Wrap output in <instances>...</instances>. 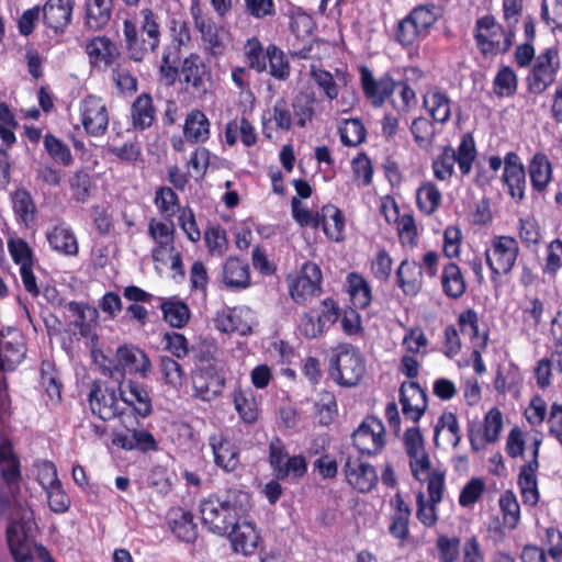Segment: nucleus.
<instances>
[{"label":"nucleus","instance_id":"1","mask_svg":"<svg viewBox=\"0 0 562 562\" xmlns=\"http://www.w3.org/2000/svg\"><path fill=\"white\" fill-rule=\"evenodd\" d=\"M249 507V494L228 488L204 498L200 503L202 522L213 533L224 536L236 525Z\"/></svg>","mask_w":562,"mask_h":562},{"label":"nucleus","instance_id":"2","mask_svg":"<svg viewBox=\"0 0 562 562\" xmlns=\"http://www.w3.org/2000/svg\"><path fill=\"white\" fill-rule=\"evenodd\" d=\"M515 38V32L497 24L493 15H485L476 20L474 40L481 54L496 56L507 53Z\"/></svg>","mask_w":562,"mask_h":562},{"label":"nucleus","instance_id":"3","mask_svg":"<svg viewBox=\"0 0 562 562\" xmlns=\"http://www.w3.org/2000/svg\"><path fill=\"white\" fill-rule=\"evenodd\" d=\"M139 370L135 350L127 346L120 347L116 351V364L111 375L115 379H117L116 375L122 376L119 385L121 398L124 403L133 406L135 412H138L135 402H140V386L138 381L132 376H136Z\"/></svg>","mask_w":562,"mask_h":562},{"label":"nucleus","instance_id":"4","mask_svg":"<svg viewBox=\"0 0 562 562\" xmlns=\"http://www.w3.org/2000/svg\"><path fill=\"white\" fill-rule=\"evenodd\" d=\"M366 372L364 359L351 345H340L330 358L329 375L342 386L357 385Z\"/></svg>","mask_w":562,"mask_h":562},{"label":"nucleus","instance_id":"5","mask_svg":"<svg viewBox=\"0 0 562 562\" xmlns=\"http://www.w3.org/2000/svg\"><path fill=\"white\" fill-rule=\"evenodd\" d=\"M36 524L32 513L12 519L5 530L7 542L14 562H33L32 549Z\"/></svg>","mask_w":562,"mask_h":562},{"label":"nucleus","instance_id":"6","mask_svg":"<svg viewBox=\"0 0 562 562\" xmlns=\"http://www.w3.org/2000/svg\"><path fill=\"white\" fill-rule=\"evenodd\" d=\"M520 248L517 239L508 235L494 236L485 249V261L492 280L512 272L516 265Z\"/></svg>","mask_w":562,"mask_h":562},{"label":"nucleus","instance_id":"7","mask_svg":"<svg viewBox=\"0 0 562 562\" xmlns=\"http://www.w3.org/2000/svg\"><path fill=\"white\" fill-rule=\"evenodd\" d=\"M224 386L225 374L217 363L201 366L192 374L193 395L202 401H213L222 394Z\"/></svg>","mask_w":562,"mask_h":562},{"label":"nucleus","instance_id":"8","mask_svg":"<svg viewBox=\"0 0 562 562\" xmlns=\"http://www.w3.org/2000/svg\"><path fill=\"white\" fill-rule=\"evenodd\" d=\"M559 69L557 50L547 48L541 53L527 77L528 90L530 93L540 94L553 83Z\"/></svg>","mask_w":562,"mask_h":562},{"label":"nucleus","instance_id":"9","mask_svg":"<svg viewBox=\"0 0 562 562\" xmlns=\"http://www.w3.org/2000/svg\"><path fill=\"white\" fill-rule=\"evenodd\" d=\"M384 425L376 417H367L361 425L353 431V446L362 454L375 456L383 449Z\"/></svg>","mask_w":562,"mask_h":562},{"label":"nucleus","instance_id":"10","mask_svg":"<svg viewBox=\"0 0 562 562\" xmlns=\"http://www.w3.org/2000/svg\"><path fill=\"white\" fill-rule=\"evenodd\" d=\"M80 117L85 131L92 136H101L109 125V113L101 98L89 95L80 103Z\"/></svg>","mask_w":562,"mask_h":562},{"label":"nucleus","instance_id":"11","mask_svg":"<svg viewBox=\"0 0 562 562\" xmlns=\"http://www.w3.org/2000/svg\"><path fill=\"white\" fill-rule=\"evenodd\" d=\"M322 271L312 261H306L300 274L290 284V294L295 303H304L308 297L321 292Z\"/></svg>","mask_w":562,"mask_h":562},{"label":"nucleus","instance_id":"12","mask_svg":"<svg viewBox=\"0 0 562 562\" xmlns=\"http://www.w3.org/2000/svg\"><path fill=\"white\" fill-rule=\"evenodd\" d=\"M360 81L366 98L375 108L382 106L396 89V82L391 76L383 75L375 79L367 66L360 68Z\"/></svg>","mask_w":562,"mask_h":562},{"label":"nucleus","instance_id":"13","mask_svg":"<svg viewBox=\"0 0 562 562\" xmlns=\"http://www.w3.org/2000/svg\"><path fill=\"white\" fill-rule=\"evenodd\" d=\"M503 182L508 189V194L516 202L520 203L526 196V170L519 156L509 151L504 157Z\"/></svg>","mask_w":562,"mask_h":562},{"label":"nucleus","instance_id":"14","mask_svg":"<svg viewBox=\"0 0 562 562\" xmlns=\"http://www.w3.org/2000/svg\"><path fill=\"white\" fill-rule=\"evenodd\" d=\"M541 439L536 437L532 440V459L520 468L518 485L520 487L524 504L535 506L539 501L536 472L539 469V449Z\"/></svg>","mask_w":562,"mask_h":562},{"label":"nucleus","instance_id":"15","mask_svg":"<svg viewBox=\"0 0 562 562\" xmlns=\"http://www.w3.org/2000/svg\"><path fill=\"white\" fill-rule=\"evenodd\" d=\"M400 403L404 417L417 423L427 409V393L417 382H404L400 387Z\"/></svg>","mask_w":562,"mask_h":562},{"label":"nucleus","instance_id":"16","mask_svg":"<svg viewBox=\"0 0 562 562\" xmlns=\"http://www.w3.org/2000/svg\"><path fill=\"white\" fill-rule=\"evenodd\" d=\"M179 76L184 83L192 88L193 92L206 93L207 83L211 81V71L198 54L191 53L183 59Z\"/></svg>","mask_w":562,"mask_h":562},{"label":"nucleus","instance_id":"17","mask_svg":"<svg viewBox=\"0 0 562 562\" xmlns=\"http://www.w3.org/2000/svg\"><path fill=\"white\" fill-rule=\"evenodd\" d=\"M209 445L214 456V462L218 468L228 473L239 468V448L226 437L222 434H213L209 437Z\"/></svg>","mask_w":562,"mask_h":562},{"label":"nucleus","instance_id":"18","mask_svg":"<svg viewBox=\"0 0 562 562\" xmlns=\"http://www.w3.org/2000/svg\"><path fill=\"white\" fill-rule=\"evenodd\" d=\"M344 472L347 482L360 493L370 492L378 483V474L373 465L358 460H348Z\"/></svg>","mask_w":562,"mask_h":562},{"label":"nucleus","instance_id":"19","mask_svg":"<svg viewBox=\"0 0 562 562\" xmlns=\"http://www.w3.org/2000/svg\"><path fill=\"white\" fill-rule=\"evenodd\" d=\"M221 281L232 291L249 288L251 278L248 262L237 257H228L222 267Z\"/></svg>","mask_w":562,"mask_h":562},{"label":"nucleus","instance_id":"20","mask_svg":"<svg viewBox=\"0 0 562 562\" xmlns=\"http://www.w3.org/2000/svg\"><path fill=\"white\" fill-rule=\"evenodd\" d=\"M89 402L91 411L102 420H110L119 413V401L114 389H109L101 383H93Z\"/></svg>","mask_w":562,"mask_h":562},{"label":"nucleus","instance_id":"21","mask_svg":"<svg viewBox=\"0 0 562 562\" xmlns=\"http://www.w3.org/2000/svg\"><path fill=\"white\" fill-rule=\"evenodd\" d=\"M74 0H47L42 12L44 23L55 34H61L71 22Z\"/></svg>","mask_w":562,"mask_h":562},{"label":"nucleus","instance_id":"22","mask_svg":"<svg viewBox=\"0 0 562 562\" xmlns=\"http://www.w3.org/2000/svg\"><path fill=\"white\" fill-rule=\"evenodd\" d=\"M90 65L100 70L111 67L119 57L116 45L106 36H95L86 45Z\"/></svg>","mask_w":562,"mask_h":562},{"label":"nucleus","instance_id":"23","mask_svg":"<svg viewBox=\"0 0 562 562\" xmlns=\"http://www.w3.org/2000/svg\"><path fill=\"white\" fill-rule=\"evenodd\" d=\"M227 535L233 549L236 552H240L244 555H250L255 553L258 548L260 539L259 533L255 526L248 521H236V525L231 527Z\"/></svg>","mask_w":562,"mask_h":562},{"label":"nucleus","instance_id":"24","mask_svg":"<svg viewBox=\"0 0 562 562\" xmlns=\"http://www.w3.org/2000/svg\"><path fill=\"white\" fill-rule=\"evenodd\" d=\"M167 522L172 533L184 542L196 539L198 529L193 515L182 508H171L167 515Z\"/></svg>","mask_w":562,"mask_h":562},{"label":"nucleus","instance_id":"25","mask_svg":"<svg viewBox=\"0 0 562 562\" xmlns=\"http://www.w3.org/2000/svg\"><path fill=\"white\" fill-rule=\"evenodd\" d=\"M21 464L9 439L0 441V475L5 485L18 484L21 479Z\"/></svg>","mask_w":562,"mask_h":562},{"label":"nucleus","instance_id":"26","mask_svg":"<svg viewBox=\"0 0 562 562\" xmlns=\"http://www.w3.org/2000/svg\"><path fill=\"white\" fill-rule=\"evenodd\" d=\"M46 238L49 246L59 254L65 256H76L78 254L77 238L71 228L65 223L56 224L48 229Z\"/></svg>","mask_w":562,"mask_h":562},{"label":"nucleus","instance_id":"27","mask_svg":"<svg viewBox=\"0 0 562 562\" xmlns=\"http://www.w3.org/2000/svg\"><path fill=\"white\" fill-rule=\"evenodd\" d=\"M423 105L436 123L445 124L451 116V100L446 92L438 88L423 95Z\"/></svg>","mask_w":562,"mask_h":562},{"label":"nucleus","instance_id":"28","mask_svg":"<svg viewBox=\"0 0 562 562\" xmlns=\"http://www.w3.org/2000/svg\"><path fill=\"white\" fill-rule=\"evenodd\" d=\"M398 286L406 295H416L423 285V267L416 261L403 260L396 271Z\"/></svg>","mask_w":562,"mask_h":562},{"label":"nucleus","instance_id":"29","mask_svg":"<svg viewBox=\"0 0 562 562\" xmlns=\"http://www.w3.org/2000/svg\"><path fill=\"white\" fill-rule=\"evenodd\" d=\"M528 172L532 188L543 192L552 180V165L543 153H536L529 165Z\"/></svg>","mask_w":562,"mask_h":562},{"label":"nucleus","instance_id":"30","mask_svg":"<svg viewBox=\"0 0 562 562\" xmlns=\"http://www.w3.org/2000/svg\"><path fill=\"white\" fill-rule=\"evenodd\" d=\"M183 135L187 142L204 143L210 137V121L200 110H192L187 114Z\"/></svg>","mask_w":562,"mask_h":562},{"label":"nucleus","instance_id":"31","mask_svg":"<svg viewBox=\"0 0 562 562\" xmlns=\"http://www.w3.org/2000/svg\"><path fill=\"white\" fill-rule=\"evenodd\" d=\"M216 328L223 333H237L246 336L251 333V325L244 319V311L228 308L217 313Z\"/></svg>","mask_w":562,"mask_h":562},{"label":"nucleus","instance_id":"32","mask_svg":"<svg viewBox=\"0 0 562 562\" xmlns=\"http://www.w3.org/2000/svg\"><path fill=\"white\" fill-rule=\"evenodd\" d=\"M159 460L162 464L150 470L147 477V488H149L153 494H157V496H166L171 491L172 486L171 477L166 467L170 457L166 452L159 451Z\"/></svg>","mask_w":562,"mask_h":562},{"label":"nucleus","instance_id":"33","mask_svg":"<svg viewBox=\"0 0 562 562\" xmlns=\"http://www.w3.org/2000/svg\"><path fill=\"white\" fill-rule=\"evenodd\" d=\"M112 0H86V25L94 31L103 29L110 21Z\"/></svg>","mask_w":562,"mask_h":562},{"label":"nucleus","instance_id":"34","mask_svg":"<svg viewBox=\"0 0 562 562\" xmlns=\"http://www.w3.org/2000/svg\"><path fill=\"white\" fill-rule=\"evenodd\" d=\"M347 291L355 307L366 308L372 300L369 282L359 273L350 272L347 276Z\"/></svg>","mask_w":562,"mask_h":562},{"label":"nucleus","instance_id":"35","mask_svg":"<svg viewBox=\"0 0 562 562\" xmlns=\"http://www.w3.org/2000/svg\"><path fill=\"white\" fill-rule=\"evenodd\" d=\"M441 285L445 294L451 299H459L464 294L467 284L458 265L450 262L443 268Z\"/></svg>","mask_w":562,"mask_h":562},{"label":"nucleus","instance_id":"36","mask_svg":"<svg viewBox=\"0 0 562 562\" xmlns=\"http://www.w3.org/2000/svg\"><path fill=\"white\" fill-rule=\"evenodd\" d=\"M233 400L235 409L245 423L252 424L258 419V404L251 389L235 390Z\"/></svg>","mask_w":562,"mask_h":562},{"label":"nucleus","instance_id":"37","mask_svg":"<svg viewBox=\"0 0 562 562\" xmlns=\"http://www.w3.org/2000/svg\"><path fill=\"white\" fill-rule=\"evenodd\" d=\"M411 20L427 36L429 30L441 18L442 9L434 3L419 4L408 13Z\"/></svg>","mask_w":562,"mask_h":562},{"label":"nucleus","instance_id":"38","mask_svg":"<svg viewBox=\"0 0 562 562\" xmlns=\"http://www.w3.org/2000/svg\"><path fill=\"white\" fill-rule=\"evenodd\" d=\"M441 199L442 194L440 190L432 182H426L417 189V206L419 211L426 215H431L438 210Z\"/></svg>","mask_w":562,"mask_h":562},{"label":"nucleus","instance_id":"39","mask_svg":"<svg viewBox=\"0 0 562 562\" xmlns=\"http://www.w3.org/2000/svg\"><path fill=\"white\" fill-rule=\"evenodd\" d=\"M180 50L178 46H168L162 55L159 74L167 86H172L180 75Z\"/></svg>","mask_w":562,"mask_h":562},{"label":"nucleus","instance_id":"40","mask_svg":"<svg viewBox=\"0 0 562 562\" xmlns=\"http://www.w3.org/2000/svg\"><path fill=\"white\" fill-rule=\"evenodd\" d=\"M25 357V347L19 341L0 342V370L12 371Z\"/></svg>","mask_w":562,"mask_h":562},{"label":"nucleus","instance_id":"41","mask_svg":"<svg viewBox=\"0 0 562 562\" xmlns=\"http://www.w3.org/2000/svg\"><path fill=\"white\" fill-rule=\"evenodd\" d=\"M518 80L515 71L508 67L503 66L496 74L493 80V91L497 97H512L516 93Z\"/></svg>","mask_w":562,"mask_h":562},{"label":"nucleus","instance_id":"42","mask_svg":"<svg viewBox=\"0 0 562 562\" xmlns=\"http://www.w3.org/2000/svg\"><path fill=\"white\" fill-rule=\"evenodd\" d=\"M324 217V233L329 239L339 241L342 238V229L345 225L341 211L331 204L325 205Z\"/></svg>","mask_w":562,"mask_h":562},{"label":"nucleus","instance_id":"43","mask_svg":"<svg viewBox=\"0 0 562 562\" xmlns=\"http://www.w3.org/2000/svg\"><path fill=\"white\" fill-rule=\"evenodd\" d=\"M476 157L474 138L470 133L462 136L461 143L456 150V160L462 175H469L472 164Z\"/></svg>","mask_w":562,"mask_h":562},{"label":"nucleus","instance_id":"44","mask_svg":"<svg viewBox=\"0 0 562 562\" xmlns=\"http://www.w3.org/2000/svg\"><path fill=\"white\" fill-rule=\"evenodd\" d=\"M456 150L451 146H446L442 153L432 161L435 177L438 180H449L454 173Z\"/></svg>","mask_w":562,"mask_h":562},{"label":"nucleus","instance_id":"45","mask_svg":"<svg viewBox=\"0 0 562 562\" xmlns=\"http://www.w3.org/2000/svg\"><path fill=\"white\" fill-rule=\"evenodd\" d=\"M164 318L172 327L181 328L190 318V310L183 302H165L161 305Z\"/></svg>","mask_w":562,"mask_h":562},{"label":"nucleus","instance_id":"46","mask_svg":"<svg viewBox=\"0 0 562 562\" xmlns=\"http://www.w3.org/2000/svg\"><path fill=\"white\" fill-rule=\"evenodd\" d=\"M411 132L414 140L422 148L431 146L436 134L434 123L424 116L413 120Z\"/></svg>","mask_w":562,"mask_h":562},{"label":"nucleus","instance_id":"47","mask_svg":"<svg viewBox=\"0 0 562 562\" xmlns=\"http://www.w3.org/2000/svg\"><path fill=\"white\" fill-rule=\"evenodd\" d=\"M339 133L346 146H358L366 139V128L359 119L345 120Z\"/></svg>","mask_w":562,"mask_h":562},{"label":"nucleus","instance_id":"48","mask_svg":"<svg viewBox=\"0 0 562 562\" xmlns=\"http://www.w3.org/2000/svg\"><path fill=\"white\" fill-rule=\"evenodd\" d=\"M562 268V239H553L547 247L542 272L544 276L554 278Z\"/></svg>","mask_w":562,"mask_h":562},{"label":"nucleus","instance_id":"49","mask_svg":"<svg viewBox=\"0 0 562 562\" xmlns=\"http://www.w3.org/2000/svg\"><path fill=\"white\" fill-rule=\"evenodd\" d=\"M267 57L270 75L279 80H285L290 75V66L285 60L283 52L274 45H269L267 48Z\"/></svg>","mask_w":562,"mask_h":562},{"label":"nucleus","instance_id":"50","mask_svg":"<svg viewBox=\"0 0 562 562\" xmlns=\"http://www.w3.org/2000/svg\"><path fill=\"white\" fill-rule=\"evenodd\" d=\"M504 525L510 529L517 527L520 519V507L513 492H505L499 498Z\"/></svg>","mask_w":562,"mask_h":562},{"label":"nucleus","instance_id":"51","mask_svg":"<svg viewBox=\"0 0 562 562\" xmlns=\"http://www.w3.org/2000/svg\"><path fill=\"white\" fill-rule=\"evenodd\" d=\"M204 240L212 256H222L227 250L226 232L220 226L209 227L204 233Z\"/></svg>","mask_w":562,"mask_h":562},{"label":"nucleus","instance_id":"52","mask_svg":"<svg viewBox=\"0 0 562 562\" xmlns=\"http://www.w3.org/2000/svg\"><path fill=\"white\" fill-rule=\"evenodd\" d=\"M44 147L55 161L61 162L64 166H68L72 161L69 147L54 135L45 136Z\"/></svg>","mask_w":562,"mask_h":562},{"label":"nucleus","instance_id":"53","mask_svg":"<svg viewBox=\"0 0 562 562\" xmlns=\"http://www.w3.org/2000/svg\"><path fill=\"white\" fill-rule=\"evenodd\" d=\"M416 517L425 527H434L438 521L437 505L439 503H432L426 501L423 492H419L416 496Z\"/></svg>","mask_w":562,"mask_h":562},{"label":"nucleus","instance_id":"54","mask_svg":"<svg viewBox=\"0 0 562 562\" xmlns=\"http://www.w3.org/2000/svg\"><path fill=\"white\" fill-rule=\"evenodd\" d=\"M426 37L407 14L397 24L396 41L403 46H409L417 40Z\"/></svg>","mask_w":562,"mask_h":562},{"label":"nucleus","instance_id":"55","mask_svg":"<svg viewBox=\"0 0 562 562\" xmlns=\"http://www.w3.org/2000/svg\"><path fill=\"white\" fill-rule=\"evenodd\" d=\"M123 37L125 48L128 52L130 58L139 61V49L138 45V27L136 19H125L123 23Z\"/></svg>","mask_w":562,"mask_h":562},{"label":"nucleus","instance_id":"56","mask_svg":"<svg viewBox=\"0 0 562 562\" xmlns=\"http://www.w3.org/2000/svg\"><path fill=\"white\" fill-rule=\"evenodd\" d=\"M485 491V484L482 479H471L461 490L459 495V504L462 507L473 506Z\"/></svg>","mask_w":562,"mask_h":562},{"label":"nucleus","instance_id":"57","mask_svg":"<svg viewBox=\"0 0 562 562\" xmlns=\"http://www.w3.org/2000/svg\"><path fill=\"white\" fill-rule=\"evenodd\" d=\"M440 562H456L460 555V539L439 536L436 541Z\"/></svg>","mask_w":562,"mask_h":562},{"label":"nucleus","instance_id":"58","mask_svg":"<svg viewBox=\"0 0 562 562\" xmlns=\"http://www.w3.org/2000/svg\"><path fill=\"white\" fill-rule=\"evenodd\" d=\"M149 236L156 245H172L175 227L172 222L151 220L148 225Z\"/></svg>","mask_w":562,"mask_h":562},{"label":"nucleus","instance_id":"59","mask_svg":"<svg viewBox=\"0 0 562 562\" xmlns=\"http://www.w3.org/2000/svg\"><path fill=\"white\" fill-rule=\"evenodd\" d=\"M246 57L250 68L258 72L267 69V52L263 53L262 46L257 38L247 41Z\"/></svg>","mask_w":562,"mask_h":562},{"label":"nucleus","instance_id":"60","mask_svg":"<svg viewBox=\"0 0 562 562\" xmlns=\"http://www.w3.org/2000/svg\"><path fill=\"white\" fill-rule=\"evenodd\" d=\"M311 76L328 99L338 97V86L329 71L312 66Z\"/></svg>","mask_w":562,"mask_h":562},{"label":"nucleus","instance_id":"61","mask_svg":"<svg viewBox=\"0 0 562 562\" xmlns=\"http://www.w3.org/2000/svg\"><path fill=\"white\" fill-rule=\"evenodd\" d=\"M484 437L487 442L497 441L503 428V416L498 408L490 409L484 417Z\"/></svg>","mask_w":562,"mask_h":562},{"label":"nucleus","instance_id":"62","mask_svg":"<svg viewBox=\"0 0 562 562\" xmlns=\"http://www.w3.org/2000/svg\"><path fill=\"white\" fill-rule=\"evenodd\" d=\"M352 171L357 180H361L363 187L370 186L373 178V167L370 158L360 153L352 159Z\"/></svg>","mask_w":562,"mask_h":562},{"label":"nucleus","instance_id":"63","mask_svg":"<svg viewBox=\"0 0 562 562\" xmlns=\"http://www.w3.org/2000/svg\"><path fill=\"white\" fill-rule=\"evenodd\" d=\"M165 349L168 350L176 358H184L189 352L187 338L176 331H167L162 337Z\"/></svg>","mask_w":562,"mask_h":562},{"label":"nucleus","instance_id":"64","mask_svg":"<svg viewBox=\"0 0 562 562\" xmlns=\"http://www.w3.org/2000/svg\"><path fill=\"white\" fill-rule=\"evenodd\" d=\"M542 543L547 547L549 555L554 561H562V532L558 528H547Z\"/></svg>","mask_w":562,"mask_h":562}]
</instances>
